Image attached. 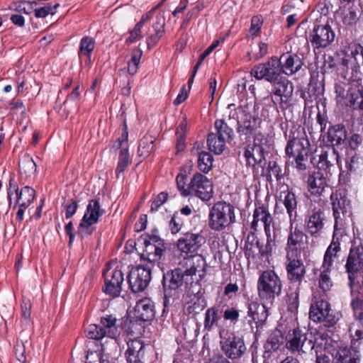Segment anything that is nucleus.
Here are the masks:
<instances>
[{"mask_svg": "<svg viewBox=\"0 0 363 363\" xmlns=\"http://www.w3.org/2000/svg\"><path fill=\"white\" fill-rule=\"evenodd\" d=\"M235 221V207L229 203L219 201L210 209L208 226L214 231H223Z\"/></svg>", "mask_w": 363, "mask_h": 363, "instance_id": "obj_1", "label": "nucleus"}, {"mask_svg": "<svg viewBox=\"0 0 363 363\" xmlns=\"http://www.w3.org/2000/svg\"><path fill=\"white\" fill-rule=\"evenodd\" d=\"M310 143L304 131L293 133L288 141L285 151L289 157L295 159L296 167L300 170L306 169L305 162L308 160Z\"/></svg>", "mask_w": 363, "mask_h": 363, "instance_id": "obj_2", "label": "nucleus"}, {"mask_svg": "<svg viewBox=\"0 0 363 363\" xmlns=\"http://www.w3.org/2000/svg\"><path fill=\"white\" fill-rule=\"evenodd\" d=\"M257 289L262 300L272 302L281 291V281L274 271H264L258 279Z\"/></svg>", "mask_w": 363, "mask_h": 363, "instance_id": "obj_3", "label": "nucleus"}, {"mask_svg": "<svg viewBox=\"0 0 363 363\" xmlns=\"http://www.w3.org/2000/svg\"><path fill=\"white\" fill-rule=\"evenodd\" d=\"M271 84L270 96L272 102L274 105L279 106L281 110H285L292 99L293 83L286 77H280Z\"/></svg>", "mask_w": 363, "mask_h": 363, "instance_id": "obj_4", "label": "nucleus"}, {"mask_svg": "<svg viewBox=\"0 0 363 363\" xmlns=\"http://www.w3.org/2000/svg\"><path fill=\"white\" fill-rule=\"evenodd\" d=\"M216 133H212L208 135L207 144L210 151L216 155L221 154L225 143L230 142L233 137V130L223 120L215 122Z\"/></svg>", "mask_w": 363, "mask_h": 363, "instance_id": "obj_5", "label": "nucleus"}, {"mask_svg": "<svg viewBox=\"0 0 363 363\" xmlns=\"http://www.w3.org/2000/svg\"><path fill=\"white\" fill-rule=\"evenodd\" d=\"M309 317L314 322H323L326 327L333 326L339 320V314L333 313L330 303L323 299L311 306Z\"/></svg>", "mask_w": 363, "mask_h": 363, "instance_id": "obj_6", "label": "nucleus"}, {"mask_svg": "<svg viewBox=\"0 0 363 363\" xmlns=\"http://www.w3.org/2000/svg\"><path fill=\"white\" fill-rule=\"evenodd\" d=\"M335 38V33L328 23L324 25H315L309 34V40L314 50L329 47Z\"/></svg>", "mask_w": 363, "mask_h": 363, "instance_id": "obj_7", "label": "nucleus"}, {"mask_svg": "<svg viewBox=\"0 0 363 363\" xmlns=\"http://www.w3.org/2000/svg\"><path fill=\"white\" fill-rule=\"evenodd\" d=\"M289 235L286 246V257H299L305 247L307 235L294 222L290 223Z\"/></svg>", "mask_w": 363, "mask_h": 363, "instance_id": "obj_8", "label": "nucleus"}, {"mask_svg": "<svg viewBox=\"0 0 363 363\" xmlns=\"http://www.w3.org/2000/svg\"><path fill=\"white\" fill-rule=\"evenodd\" d=\"M281 72V60L272 57L267 62L255 66L251 74L258 80L265 79L272 83L279 79Z\"/></svg>", "mask_w": 363, "mask_h": 363, "instance_id": "obj_9", "label": "nucleus"}, {"mask_svg": "<svg viewBox=\"0 0 363 363\" xmlns=\"http://www.w3.org/2000/svg\"><path fill=\"white\" fill-rule=\"evenodd\" d=\"M155 232L154 231L151 235H143L140 238L145 245V250L141 257L150 263L158 262L164 250L163 241L158 235L155 234Z\"/></svg>", "mask_w": 363, "mask_h": 363, "instance_id": "obj_10", "label": "nucleus"}, {"mask_svg": "<svg viewBox=\"0 0 363 363\" xmlns=\"http://www.w3.org/2000/svg\"><path fill=\"white\" fill-rule=\"evenodd\" d=\"M286 347L292 352L306 353L314 347L312 335L295 329L287 336Z\"/></svg>", "mask_w": 363, "mask_h": 363, "instance_id": "obj_11", "label": "nucleus"}, {"mask_svg": "<svg viewBox=\"0 0 363 363\" xmlns=\"http://www.w3.org/2000/svg\"><path fill=\"white\" fill-rule=\"evenodd\" d=\"M185 274L191 277V285L199 282L206 277L207 264L205 258L201 255L189 256L184 259Z\"/></svg>", "mask_w": 363, "mask_h": 363, "instance_id": "obj_12", "label": "nucleus"}, {"mask_svg": "<svg viewBox=\"0 0 363 363\" xmlns=\"http://www.w3.org/2000/svg\"><path fill=\"white\" fill-rule=\"evenodd\" d=\"M35 191L30 186H24L19 191L18 184L15 182L13 178L9 180V187L8 189V198L10 203L15 199V205L21 208H27L33 202L35 198Z\"/></svg>", "mask_w": 363, "mask_h": 363, "instance_id": "obj_13", "label": "nucleus"}, {"mask_svg": "<svg viewBox=\"0 0 363 363\" xmlns=\"http://www.w3.org/2000/svg\"><path fill=\"white\" fill-rule=\"evenodd\" d=\"M151 280V271L148 267L138 266L133 268L128 274V281L134 293L144 291Z\"/></svg>", "mask_w": 363, "mask_h": 363, "instance_id": "obj_14", "label": "nucleus"}, {"mask_svg": "<svg viewBox=\"0 0 363 363\" xmlns=\"http://www.w3.org/2000/svg\"><path fill=\"white\" fill-rule=\"evenodd\" d=\"M189 194H194L203 201L213 196V185L207 177L200 173L194 175L189 184Z\"/></svg>", "mask_w": 363, "mask_h": 363, "instance_id": "obj_15", "label": "nucleus"}, {"mask_svg": "<svg viewBox=\"0 0 363 363\" xmlns=\"http://www.w3.org/2000/svg\"><path fill=\"white\" fill-rule=\"evenodd\" d=\"M266 139L261 134L255 136L252 143L249 144L245 151V157L247 164L255 167L264 159V145Z\"/></svg>", "mask_w": 363, "mask_h": 363, "instance_id": "obj_16", "label": "nucleus"}, {"mask_svg": "<svg viewBox=\"0 0 363 363\" xmlns=\"http://www.w3.org/2000/svg\"><path fill=\"white\" fill-rule=\"evenodd\" d=\"M191 284V277H187L181 268L168 272L163 276V286L165 291H176L182 286Z\"/></svg>", "mask_w": 363, "mask_h": 363, "instance_id": "obj_17", "label": "nucleus"}, {"mask_svg": "<svg viewBox=\"0 0 363 363\" xmlns=\"http://www.w3.org/2000/svg\"><path fill=\"white\" fill-rule=\"evenodd\" d=\"M221 350L230 359L240 358L246 351V346L241 337L233 335L220 341Z\"/></svg>", "mask_w": 363, "mask_h": 363, "instance_id": "obj_18", "label": "nucleus"}, {"mask_svg": "<svg viewBox=\"0 0 363 363\" xmlns=\"http://www.w3.org/2000/svg\"><path fill=\"white\" fill-rule=\"evenodd\" d=\"M105 288L104 291L110 296L116 297L121 294L124 280L123 274L121 269H107L104 273Z\"/></svg>", "mask_w": 363, "mask_h": 363, "instance_id": "obj_19", "label": "nucleus"}, {"mask_svg": "<svg viewBox=\"0 0 363 363\" xmlns=\"http://www.w3.org/2000/svg\"><path fill=\"white\" fill-rule=\"evenodd\" d=\"M345 268L348 274L349 285L352 288L363 268L362 255L357 250H351L347 259Z\"/></svg>", "mask_w": 363, "mask_h": 363, "instance_id": "obj_20", "label": "nucleus"}, {"mask_svg": "<svg viewBox=\"0 0 363 363\" xmlns=\"http://www.w3.org/2000/svg\"><path fill=\"white\" fill-rule=\"evenodd\" d=\"M206 242L200 233H186L177 241L179 250L185 254L196 252Z\"/></svg>", "mask_w": 363, "mask_h": 363, "instance_id": "obj_21", "label": "nucleus"}, {"mask_svg": "<svg viewBox=\"0 0 363 363\" xmlns=\"http://www.w3.org/2000/svg\"><path fill=\"white\" fill-rule=\"evenodd\" d=\"M286 272L288 279L291 282L299 283L305 278L306 267L298 257H286Z\"/></svg>", "mask_w": 363, "mask_h": 363, "instance_id": "obj_22", "label": "nucleus"}, {"mask_svg": "<svg viewBox=\"0 0 363 363\" xmlns=\"http://www.w3.org/2000/svg\"><path fill=\"white\" fill-rule=\"evenodd\" d=\"M272 220V217L267 208L264 206H259L255 208L253 213V220L251 223V228L255 231H257L260 227V223L264 226L267 237L269 238L271 236L270 225Z\"/></svg>", "mask_w": 363, "mask_h": 363, "instance_id": "obj_23", "label": "nucleus"}, {"mask_svg": "<svg viewBox=\"0 0 363 363\" xmlns=\"http://www.w3.org/2000/svg\"><path fill=\"white\" fill-rule=\"evenodd\" d=\"M125 356L128 363H144L145 345L143 342L137 339L130 340Z\"/></svg>", "mask_w": 363, "mask_h": 363, "instance_id": "obj_24", "label": "nucleus"}, {"mask_svg": "<svg viewBox=\"0 0 363 363\" xmlns=\"http://www.w3.org/2000/svg\"><path fill=\"white\" fill-rule=\"evenodd\" d=\"M154 303L148 298L138 301L134 308L135 317L142 321H150L155 317Z\"/></svg>", "mask_w": 363, "mask_h": 363, "instance_id": "obj_25", "label": "nucleus"}, {"mask_svg": "<svg viewBox=\"0 0 363 363\" xmlns=\"http://www.w3.org/2000/svg\"><path fill=\"white\" fill-rule=\"evenodd\" d=\"M325 217L321 211H313L306 219V231L311 235L316 237L325 225Z\"/></svg>", "mask_w": 363, "mask_h": 363, "instance_id": "obj_26", "label": "nucleus"}, {"mask_svg": "<svg viewBox=\"0 0 363 363\" xmlns=\"http://www.w3.org/2000/svg\"><path fill=\"white\" fill-rule=\"evenodd\" d=\"M335 363H360L361 354L357 347H340L335 356Z\"/></svg>", "mask_w": 363, "mask_h": 363, "instance_id": "obj_27", "label": "nucleus"}, {"mask_svg": "<svg viewBox=\"0 0 363 363\" xmlns=\"http://www.w3.org/2000/svg\"><path fill=\"white\" fill-rule=\"evenodd\" d=\"M307 183L309 191L315 196H322L325 188L328 187L326 178L320 171L315 172L310 175Z\"/></svg>", "mask_w": 363, "mask_h": 363, "instance_id": "obj_28", "label": "nucleus"}, {"mask_svg": "<svg viewBox=\"0 0 363 363\" xmlns=\"http://www.w3.org/2000/svg\"><path fill=\"white\" fill-rule=\"evenodd\" d=\"M279 60L281 65L283 63L281 69L287 75L298 72L303 65L302 60L296 55L283 54Z\"/></svg>", "mask_w": 363, "mask_h": 363, "instance_id": "obj_29", "label": "nucleus"}, {"mask_svg": "<svg viewBox=\"0 0 363 363\" xmlns=\"http://www.w3.org/2000/svg\"><path fill=\"white\" fill-rule=\"evenodd\" d=\"M248 315L252 318L256 327L262 326L268 317V311L264 304L251 303L248 307Z\"/></svg>", "mask_w": 363, "mask_h": 363, "instance_id": "obj_30", "label": "nucleus"}, {"mask_svg": "<svg viewBox=\"0 0 363 363\" xmlns=\"http://www.w3.org/2000/svg\"><path fill=\"white\" fill-rule=\"evenodd\" d=\"M165 18L162 14L156 16L155 22L152 25L155 33L150 34L147 39V45L149 50L154 47L164 33Z\"/></svg>", "mask_w": 363, "mask_h": 363, "instance_id": "obj_31", "label": "nucleus"}, {"mask_svg": "<svg viewBox=\"0 0 363 363\" xmlns=\"http://www.w3.org/2000/svg\"><path fill=\"white\" fill-rule=\"evenodd\" d=\"M104 213L105 211L101 208L99 200L92 199L89 201L82 219L84 220V221L97 223L99 218L102 216Z\"/></svg>", "mask_w": 363, "mask_h": 363, "instance_id": "obj_32", "label": "nucleus"}, {"mask_svg": "<svg viewBox=\"0 0 363 363\" xmlns=\"http://www.w3.org/2000/svg\"><path fill=\"white\" fill-rule=\"evenodd\" d=\"M330 199L332 201L333 215L335 219H337L340 211L344 213L347 211V208L350 205V201L345 196H342L337 192L331 194Z\"/></svg>", "mask_w": 363, "mask_h": 363, "instance_id": "obj_33", "label": "nucleus"}, {"mask_svg": "<svg viewBox=\"0 0 363 363\" xmlns=\"http://www.w3.org/2000/svg\"><path fill=\"white\" fill-rule=\"evenodd\" d=\"M340 243L338 239L335 240L333 238L331 243L330 244V245L328 246L325 251L323 259V263L322 264L323 267H330L333 265L335 259L339 257V252H340Z\"/></svg>", "mask_w": 363, "mask_h": 363, "instance_id": "obj_34", "label": "nucleus"}, {"mask_svg": "<svg viewBox=\"0 0 363 363\" xmlns=\"http://www.w3.org/2000/svg\"><path fill=\"white\" fill-rule=\"evenodd\" d=\"M113 342V347L111 350L103 347L101 349L100 356V363H120L119 352L116 340Z\"/></svg>", "mask_w": 363, "mask_h": 363, "instance_id": "obj_35", "label": "nucleus"}, {"mask_svg": "<svg viewBox=\"0 0 363 363\" xmlns=\"http://www.w3.org/2000/svg\"><path fill=\"white\" fill-rule=\"evenodd\" d=\"M258 118L252 115H245V118L241 124H239L238 132L240 135L251 134L258 127Z\"/></svg>", "mask_w": 363, "mask_h": 363, "instance_id": "obj_36", "label": "nucleus"}, {"mask_svg": "<svg viewBox=\"0 0 363 363\" xmlns=\"http://www.w3.org/2000/svg\"><path fill=\"white\" fill-rule=\"evenodd\" d=\"M95 48V40L89 37L85 36L82 38L79 43V57L86 56L87 57L86 63H90V55Z\"/></svg>", "mask_w": 363, "mask_h": 363, "instance_id": "obj_37", "label": "nucleus"}, {"mask_svg": "<svg viewBox=\"0 0 363 363\" xmlns=\"http://www.w3.org/2000/svg\"><path fill=\"white\" fill-rule=\"evenodd\" d=\"M284 205L290 218V223L294 222L296 217L297 201L296 196L292 192H288L284 200Z\"/></svg>", "mask_w": 363, "mask_h": 363, "instance_id": "obj_38", "label": "nucleus"}, {"mask_svg": "<svg viewBox=\"0 0 363 363\" xmlns=\"http://www.w3.org/2000/svg\"><path fill=\"white\" fill-rule=\"evenodd\" d=\"M116 318L112 315H106L101 318L100 325L105 328L107 337L111 339L114 338L117 331L116 325Z\"/></svg>", "mask_w": 363, "mask_h": 363, "instance_id": "obj_39", "label": "nucleus"}, {"mask_svg": "<svg viewBox=\"0 0 363 363\" xmlns=\"http://www.w3.org/2000/svg\"><path fill=\"white\" fill-rule=\"evenodd\" d=\"M330 267H321L320 274L319 276V288L324 292L326 293L330 291L333 286V281L331 280L330 276Z\"/></svg>", "mask_w": 363, "mask_h": 363, "instance_id": "obj_40", "label": "nucleus"}, {"mask_svg": "<svg viewBox=\"0 0 363 363\" xmlns=\"http://www.w3.org/2000/svg\"><path fill=\"white\" fill-rule=\"evenodd\" d=\"M142 56L141 49L137 48L132 50L130 60L128 62V72L130 75H134L138 72Z\"/></svg>", "mask_w": 363, "mask_h": 363, "instance_id": "obj_41", "label": "nucleus"}, {"mask_svg": "<svg viewBox=\"0 0 363 363\" xmlns=\"http://www.w3.org/2000/svg\"><path fill=\"white\" fill-rule=\"evenodd\" d=\"M220 317L218 315V310L215 307L207 309L205 313L204 328L208 331H211L215 324H217Z\"/></svg>", "mask_w": 363, "mask_h": 363, "instance_id": "obj_42", "label": "nucleus"}, {"mask_svg": "<svg viewBox=\"0 0 363 363\" xmlns=\"http://www.w3.org/2000/svg\"><path fill=\"white\" fill-rule=\"evenodd\" d=\"M86 337L92 340H101L107 336L105 328L100 324H91L85 330Z\"/></svg>", "mask_w": 363, "mask_h": 363, "instance_id": "obj_43", "label": "nucleus"}, {"mask_svg": "<svg viewBox=\"0 0 363 363\" xmlns=\"http://www.w3.org/2000/svg\"><path fill=\"white\" fill-rule=\"evenodd\" d=\"M20 169L27 177H30L36 172V164L31 157L26 155L20 162Z\"/></svg>", "mask_w": 363, "mask_h": 363, "instance_id": "obj_44", "label": "nucleus"}, {"mask_svg": "<svg viewBox=\"0 0 363 363\" xmlns=\"http://www.w3.org/2000/svg\"><path fill=\"white\" fill-rule=\"evenodd\" d=\"M154 140L151 136L144 137L140 142L138 146V155L146 157L150 155L153 150Z\"/></svg>", "mask_w": 363, "mask_h": 363, "instance_id": "obj_45", "label": "nucleus"}, {"mask_svg": "<svg viewBox=\"0 0 363 363\" xmlns=\"http://www.w3.org/2000/svg\"><path fill=\"white\" fill-rule=\"evenodd\" d=\"M213 157L207 152H201L199 155L198 167L203 172H208L213 165Z\"/></svg>", "mask_w": 363, "mask_h": 363, "instance_id": "obj_46", "label": "nucleus"}, {"mask_svg": "<svg viewBox=\"0 0 363 363\" xmlns=\"http://www.w3.org/2000/svg\"><path fill=\"white\" fill-rule=\"evenodd\" d=\"M130 163L128 148H123L119 154V159L116 170L117 178L120 177V174L123 172Z\"/></svg>", "mask_w": 363, "mask_h": 363, "instance_id": "obj_47", "label": "nucleus"}, {"mask_svg": "<svg viewBox=\"0 0 363 363\" xmlns=\"http://www.w3.org/2000/svg\"><path fill=\"white\" fill-rule=\"evenodd\" d=\"M267 177V180L269 182H272L274 178L276 179L277 181L281 179V169L277 162L271 161L269 162Z\"/></svg>", "mask_w": 363, "mask_h": 363, "instance_id": "obj_48", "label": "nucleus"}, {"mask_svg": "<svg viewBox=\"0 0 363 363\" xmlns=\"http://www.w3.org/2000/svg\"><path fill=\"white\" fill-rule=\"evenodd\" d=\"M279 333V332L274 333L269 337L265 346L268 351H276L281 345L283 337Z\"/></svg>", "mask_w": 363, "mask_h": 363, "instance_id": "obj_49", "label": "nucleus"}, {"mask_svg": "<svg viewBox=\"0 0 363 363\" xmlns=\"http://www.w3.org/2000/svg\"><path fill=\"white\" fill-rule=\"evenodd\" d=\"M228 35L220 36L218 39L214 40L213 43L200 55L198 62L196 64V69H199L204 59L210 55V53L216 49L220 43H223L225 37Z\"/></svg>", "mask_w": 363, "mask_h": 363, "instance_id": "obj_50", "label": "nucleus"}, {"mask_svg": "<svg viewBox=\"0 0 363 363\" xmlns=\"http://www.w3.org/2000/svg\"><path fill=\"white\" fill-rule=\"evenodd\" d=\"M350 337L352 338V345L356 347L357 342L363 340V327L358 323H353L350 328Z\"/></svg>", "mask_w": 363, "mask_h": 363, "instance_id": "obj_51", "label": "nucleus"}, {"mask_svg": "<svg viewBox=\"0 0 363 363\" xmlns=\"http://www.w3.org/2000/svg\"><path fill=\"white\" fill-rule=\"evenodd\" d=\"M94 224V223L84 221V220L82 219L78 227L79 236L84 238L91 235L95 230V228L93 226Z\"/></svg>", "mask_w": 363, "mask_h": 363, "instance_id": "obj_52", "label": "nucleus"}, {"mask_svg": "<svg viewBox=\"0 0 363 363\" xmlns=\"http://www.w3.org/2000/svg\"><path fill=\"white\" fill-rule=\"evenodd\" d=\"M359 19L356 11L350 8L342 13V23L346 26H354L357 23Z\"/></svg>", "mask_w": 363, "mask_h": 363, "instance_id": "obj_53", "label": "nucleus"}, {"mask_svg": "<svg viewBox=\"0 0 363 363\" xmlns=\"http://www.w3.org/2000/svg\"><path fill=\"white\" fill-rule=\"evenodd\" d=\"M59 6V4H55L52 6L47 4L46 6L37 9L35 10V16L36 18H45L48 14L53 15L55 12V9Z\"/></svg>", "mask_w": 363, "mask_h": 363, "instance_id": "obj_54", "label": "nucleus"}, {"mask_svg": "<svg viewBox=\"0 0 363 363\" xmlns=\"http://www.w3.org/2000/svg\"><path fill=\"white\" fill-rule=\"evenodd\" d=\"M335 94L337 104H342L347 95V91L345 89V84L342 83H335Z\"/></svg>", "mask_w": 363, "mask_h": 363, "instance_id": "obj_55", "label": "nucleus"}, {"mask_svg": "<svg viewBox=\"0 0 363 363\" xmlns=\"http://www.w3.org/2000/svg\"><path fill=\"white\" fill-rule=\"evenodd\" d=\"M182 225L183 221L180 216L177 213L174 214L169 223V227L172 233H177L181 230Z\"/></svg>", "mask_w": 363, "mask_h": 363, "instance_id": "obj_56", "label": "nucleus"}, {"mask_svg": "<svg viewBox=\"0 0 363 363\" xmlns=\"http://www.w3.org/2000/svg\"><path fill=\"white\" fill-rule=\"evenodd\" d=\"M176 182L178 189L181 191L182 194L184 196L189 195V185L187 188L186 186V176L184 174H178L176 179Z\"/></svg>", "mask_w": 363, "mask_h": 363, "instance_id": "obj_57", "label": "nucleus"}, {"mask_svg": "<svg viewBox=\"0 0 363 363\" xmlns=\"http://www.w3.org/2000/svg\"><path fill=\"white\" fill-rule=\"evenodd\" d=\"M168 195L165 192H161L154 199L151 204V211H156L167 201Z\"/></svg>", "mask_w": 363, "mask_h": 363, "instance_id": "obj_58", "label": "nucleus"}, {"mask_svg": "<svg viewBox=\"0 0 363 363\" xmlns=\"http://www.w3.org/2000/svg\"><path fill=\"white\" fill-rule=\"evenodd\" d=\"M239 316V311L235 308H228L223 313L224 319L230 320L233 323H236L238 320Z\"/></svg>", "mask_w": 363, "mask_h": 363, "instance_id": "obj_59", "label": "nucleus"}, {"mask_svg": "<svg viewBox=\"0 0 363 363\" xmlns=\"http://www.w3.org/2000/svg\"><path fill=\"white\" fill-rule=\"evenodd\" d=\"M262 24V21L259 16H254L251 20V26L250 28V34L254 36L256 35L260 30Z\"/></svg>", "mask_w": 363, "mask_h": 363, "instance_id": "obj_60", "label": "nucleus"}, {"mask_svg": "<svg viewBox=\"0 0 363 363\" xmlns=\"http://www.w3.org/2000/svg\"><path fill=\"white\" fill-rule=\"evenodd\" d=\"M333 164L329 160V154L327 152L322 153L319 157V161L318 162V167L320 169H326L327 168L332 166Z\"/></svg>", "mask_w": 363, "mask_h": 363, "instance_id": "obj_61", "label": "nucleus"}, {"mask_svg": "<svg viewBox=\"0 0 363 363\" xmlns=\"http://www.w3.org/2000/svg\"><path fill=\"white\" fill-rule=\"evenodd\" d=\"M245 248L246 250L252 251L253 255H259V250L264 248V246L257 240L255 245L246 243Z\"/></svg>", "mask_w": 363, "mask_h": 363, "instance_id": "obj_62", "label": "nucleus"}, {"mask_svg": "<svg viewBox=\"0 0 363 363\" xmlns=\"http://www.w3.org/2000/svg\"><path fill=\"white\" fill-rule=\"evenodd\" d=\"M141 28L142 27L136 24L133 30L130 32V35L129 38L127 39V41L129 43H133L138 38H141Z\"/></svg>", "mask_w": 363, "mask_h": 363, "instance_id": "obj_63", "label": "nucleus"}, {"mask_svg": "<svg viewBox=\"0 0 363 363\" xmlns=\"http://www.w3.org/2000/svg\"><path fill=\"white\" fill-rule=\"evenodd\" d=\"M188 91H189V90L186 89V86L184 85L182 87L180 92L178 94L177 97L174 101V104L177 106V105L180 104L181 103L184 102L188 96Z\"/></svg>", "mask_w": 363, "mask_h": 363, "instance_id": "obj_64", "label": "nucleus"}]
</instances>
